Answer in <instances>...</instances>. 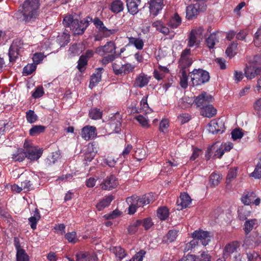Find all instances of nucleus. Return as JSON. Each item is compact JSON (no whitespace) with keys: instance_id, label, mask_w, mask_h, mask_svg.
Segmentation results:
<instances>
[{"instance_id":"1","label":"nucleus","mask_w":261,"mask_h":261,"mask_svg":"<svg viewBox=\"0 0 261 261\" xmlns=\"http://www.w3.org/2000/svg\"><path fill=\"white\" fill-rule=\"evenodd\" d=\"M40 0H25L20 6L18 11L15 14L17 18L21 14L23 20L26 22L35 21L40 14Z\"/></svg>"},{"instance_id":"2","label":"nucleus","mask_w":261,"mask_h":261,"mask_svg":"<svg viewBox=\"0 0 261 261\" xmlns=\"http://www.w3.org/2000/svg\"><path fill=\"white\" fill-rule=\"evenodd\" d=\"M190 48H185L182 51L179 61V84L180 87L185 89L188 86V76L187 75L188 68L193 63Z\"/></svg>"},{"instance_id":"3","label":"nucleus","mask_w":261,"mask_h":261,"mask_svg":"<svg viewBox=\"0 0 261 261\" xmlns=\"http://www.w3.org/2000/svg\"><path fill=\"white\" fill-rule=\"evenodd\" d=\"M155 198L152 194L149 193L144 195L142 196L139 197L133 195L128 197L126 202L129 205L128 214H134L137 211V208L143 207L154 200Z\"/></svg>"},{"instance_id":"4","label":"nucleus","mask_w":261,"mask_h":261,"mask_svg":"<svg viewBox=\"0 0 261 261\" xmlns=\"http://www.w3.org/2000/svg\"><path fill=\"white\" fill-rule=\"evenodd\" d=\"M116 46L113 41H109L103 46H100L95 49V53L98 55L103 57L101 63L106 65L110 62L114 61L116 57Z\"/></svg>"},{"instance_id":"5","label":"nucleus","mask_w":261,"mask_h":261,"mask_svg":"<svg viewBox=\"0 0 261 261\" xmlns=\"http://www.w3.org/2000/svg\"><path fill=\"white\" fill-rule=\"evenodd\" d=\"M193 86L201 85L210 80L209 73L202 69H194L189 73Z\"/></svg>"},{"instance_id":"6","label":"nucleus","mask_w":261,"mask_h":261,"mask_svg":"<svg viewBox=\"0 0 261 261\" xmlns=\"http://www.w3.org/2000/svg\"><path fill=\"white\" fill-rule=\"evenodd\" d=\"M203 29L198 27L192 29L190 32L187 39V45L189 47H197L203 38Z\"/></svg>"},{"instance_id":"7","label":"nucleus","mask_w":261,"mask_h":261,"mask_svg":"<svg viewBox=\"0 0 261 261\" xmlns=\"http://www.w3.org/2000/svg\"><path fill=\"white\" fill-rule=\"evenodd\" d=\"M23 42L20 39H17L13 41L8 54L10 62L15 61L23 51Z\"/></svg>"},{"instance_id":"8","label":"nucleus","mask_w":261,"mask_h":261,"mask_svg":"<svg viewBox=\"0 0 261 261\" xmlns=\"http://www.w3.org/2000/svg\"><path fill=\"white\" fill-rule=\"evenodd\" d=\"M224 122L220 119L211 120L207 125L208 131L213 134H222L224 132Z\"/></svg>"},{"instance_id":"9","label":"nucleus","mask_w":261,"mask_h":261,"mask_svg":"<svg viewBox=\"0 0 261 261\" xmlns=\"http://www.w3.org/2000/svg\"><path fill=\"white\" fill-rule=\"evenodd\" d=\"M192 237L195 240H197L203 246H206L211 241L212 236L210 233L207 231L199 229L195 230L192 233Z\"/></svg>"},{"instance_id":"10","label":"nucleus","mask_w":261,"mask_h":261,"mask_svg":"<svg viewBox=\"0 0 261 261\" xmlns=\"http://www.w3.org/2000/svg\"><path fill=\"white\" fill-rule=\"evenodd\" d=\"M205 9V7L193 3L187 7L186 17L188 19H192L198 15L200 11H204Z\"/></svg>"},{"instance_id":"11","label":"nucleus","mask_w":261,"mask_h":261,"mask_svg":"<svg viewBox=\"0 0 261 261\" xmlns=\"http://www.w3.org/2000/svg\"><path fill=\"white\" fill-rule=\"evenodd\" d=\"M152 26L155 28L156 30L164 35H169V38L172 39L175 35L173 31H170L168 27L165 26L161 20H156L152 23Z\"/></svg>"},{"instance_id":"12","label":"nucleus","mask_w":261,"mask_h":261,"mask_svg":"<svg viewBox=\"0 0 261 261\" xmlns=\"http://www.w3.org/2000/svg\"><path fill=\"white\" fill-rule=\"evenodd\" d=\"M213 99V97L205 92H203L201 94L197 96L194 101L198 107L201 109L206 105H208Z\"/></svg>"},{"instance_id":"13","label":"nucleus","mask_w":261,"mask_h":261,"mask_svg":"<svg viewBox=\"0 0 261 261\" xmlns=\"http://www.w3.org/2000/svg\"><path fill=\"white\" fill-rule=\"evenodd\" d=\"M81 135L85 140H89L96 136V129L94 126L86 125L81 129Z\"/></svg>"},{"instance_id":"14","label":"nucleus","mask_w":261,"mask_h":261,"mask_svg":"<svg viewBox=\"0 0 261 261\" xmlns=\"http://www.w3.org/2000/svg\"><path fill=\"white\" fill-rule=\"evenodd\" d=\"M76 261H98V257L93 252H79L76 254Z\"/></svg>"},{"instance_id":"15","label":"nucleus","mask_w":261,"mask_h":261,"mask_svg":"<svg viewBox=\"0 0 261 261\" xmlns=\"http://www.w3.org/2000/svg\"><path fill=\"white\" fill-rule=\"evenodd\" d=\"M245 75L247 79L251 80L256 75L261 74V67L255 66L252 64L247 66L245 69Z\"/></svg>"},{"instance_id":"16","label":"nucleus","mask_w":261,"mask_h":261,"mask_svg":"<svg viewBox=\"0 0 261 261\" xmlns=\"http://www.w3.org/2000/svg\"><path fill=\"white\" fill-rule=\"evenodd\" d=\"M93 22L95 27L99 30V31L102 32L103 34V37H108L111 34H113L116 32L115 30H109L107 29L103 24V23L98 18H95Z\"/></svg>"},{"instance_id":"17","label":"nucleus","mask_w":261,"mask_h":261,"mask_svg":"<svg viewBox=\"0 0 261 261\" xmlns=\"http://www.w3.org/2000/svg\"><path fill=\"white\" fill-rule=\"evenodd\" d=\"M163 7V0H150L149 11L151 14L156 16Z\"/></svg>"},{"instance_id":"18","label":"nucleus","mask_w":261,"mask_h":261,"mask_svg":"<svg viewBox=\"0 0 261 261\" xmlns=\"http://www.w3.org/2000/svg\"><path fill=\"white\" fill-rule=\"evenodd\" d=\"M118 185V181L115 176L112 175L108 177L101 184V188L105 190H110L115 188Z\"/></svg>"},{"instance_id":"19","label":"nucleus","mask_w":261,"mask_h":261,"mask_svg":"<svg viewBox=\"0 0 261 261\" xmlns=\"http://www.w3.org/2000/svg\"><path fill=\"white\" fill-rule=\"evenodd\" d=\"M26 158L31 161H36L39 159L42 154V150L36 146L32 147L25 152Z\"/></svg>"},{"instance_id":"20","label":"nucleus","mask_w":261,"mask_h":261,"mask_svg":"<svg viewBox=\"0 0 261 261\" xmlns=\"http://www.w3.org/2000/svg\"><path fill=\"white\" fill-rule=\"evenodd\" d=\"M213 152H215L214 156L217 158H221L224 153L223 147L218 146L216 144L212 145L207 148L205 155L208 156V158H210Z\"/></svg>"},{"instance_id":"21","label":"nucleus","mask_w":261,"mask_h":261,"mask_svg":"<svg viewBox=\"0 0 261 261\" xmlns=\"http://www.w3.org/2000/svg\"><path fill=\"white\" fill-rule=\"evenodd\" d=\"M97 147L95 144L89 143L86 148V150L84 153L85 160L86 162H91L95 156L97 152Z\"/></svg>"},{"instance_id":"22","label":"nucleus","mask_w":261,"mask_h":261,"mask_svg":"<svg viewBox=\"0 0 261 261\" xmlns=\"http://www.w3.org/2000/svg\"><path fill=\"white\" fill-rule=\"evenodd\" d=\"M150 79V76L143 73H141L136 77L134 83V86L140 88H143L148 84Z\"/></svg>"},{"instance_id":"23","label":"nucleus","mask_w":261,"mask_h":261,"mask_svg":"<svg viewBox=\"0 0 261 261\" xmlns=\"http://www.w3.org/2000/svg\"><path fill=\"white\" fill-rule=\"evenodd\" d=\"M240 246V243L238 241H233L227 244L223 250L224 256L228 257L231 254L237 251Z\"/></svg>"},{"instance_id":"24","label":"nucleus","mask_w":261,"mask_h":261,"mask_svg":"<svg viewBox=\"0 0 261 261\" xmlns=\"http://www.w3.org/2000/svg\"><path fill=\"white\" fill-rule=\"evenodd\" d=\"M147 97L148 96H145L141 99L140 103V108L139 111H138L136 108H133L132 111L137 113L144 112L146 114L151 113L152 110L148 106L147 103Z\"/></svg>"},{"instance_id":"25","label":"nucleus","mask_w":261,"mask_h":261,"mask_svg":"<svg viewBox=\"0 0 261 261\" xmlns=\"http://www.w3.org/2000/svg\"><path fill=\"white\" fill-rule=\"evenodd\" d=\"M181 24V18L176 13L171 15L167 22V25L172 29L177 28Z\"/></svg>"},{"instance_id":"26","label":"nucleus","mask_w":261,"mask_h":261,"mask_svg":"<svg viewBox=\"0 0 261 261\" xmlns=\"http://www.w3.org/2000/svg\"><path fill=\"white\" fill-rule=\"evenodd\" d=\"M103 70V68H97L96 69L95 72L92 74L89 84V87L91 89H92L101 81Z\"/></svg>"},{"instance_id":"27","label":"nucleus","mask_w":261,"mask_h":261,"mask_svg":"<svg viewBox=\"0 0 261 261\" xmlns=\"http://www.w3.org/2000/svg\"><path fill=\"white\" fill-rule=\"evenodd\" d=\"M141 0H126V6L128 11L132 15L137 14L139 11L138 6Z\"/></svg>"},{"instance_id":"28","label":"nucleus","mask_w":261,"mask_h":261,"mask_svg":"<svg viewBox=\"0 0 261 261\" xmlns=\"http://www.w3.org/2000/svg\"><path fill=\"white\" fill-rule=\"evenodd\" d=\"M88 27L87 22H83L82 20L79 21L76 19V22L74 23L72 31L74 34L81 35L84 33L86 28Z\"/></svg>"},{"instance_id":"29","label":"nucleus","mask_w":261,"mask_h":261,"mask_svg":"<svg viewBox=\"0 0 261 261\" xmlns=\"http://www.w3.org/2000/svg\"><path fill=\"white\" fill-rule=\"evenodd\" d=\"M109 250L115 255L117 259L121 260L126 256L125 250L120 246H111Z\"/></svg>"},{"instance_id":"30","label":"nucleus","mask_w":261,"mask_h":261,"mask_svg":"<svg viewBox=\"0 0 261 261\" xmlns=\"http://www.w3.org/2000/svg\"><path fill=\"white\" fill-rule=\"evenodd\" d=\"M217 113V110L212 105L208 104L201 109V115L208 118H211Z\"/></svg>"},{"instance_id":"31","label":"nucleus","mask_w":261,"mask_h":261,"mask_svg":"<svg viewBox=\"0 0 261 261\" xmlns=\"http://www.w3.org/2000/svg\"><path fill=\"white\" fill-rule=\"evenodd\" d=\"M191 202L190 197L187 193H181L179 199L177 200V203L180 206V209L187 207Z\"/></svg>"},{"instance_id":"32","label":"nucleus","mask_w":261,"mask_h":261,"mask_svg":"<svg viewBox=\"0 0 261 261\" xmlns=\"http://www.w3.org/2000/svg\"><path fill=\"white\" fill-rule=\"evenodd\" d=\"M124 5L120 0H114L111 4L110 9L114 13H118L123 10Z\"/></svg>"},{"instance_id":"33","label":"nucleus","mask_w":261,"mask_h":261,"mask_svg":"<svg viewBox=\"0 0 261 261\" xmlns=\"http://www.w3.org/2000/svg\"><path fill=\"white\" fill-rule=\"evenodd\" d=\"M40 218L41 216L39 210L37 208H35L33 215L29 218V222L31 228L33 229L36 228L37 222L40 219Z\"/></svg>"},{"instance_id":"34","label":"nucleus","mask_w":261,"mask_h":261,"mask_svg":"<svg viewBox=\"0 0 261 261\" xmlns=\"http://www.w3.org/2000/svg\"><path fill=\"white\" fill-rule=\"evenodd\" d=\"M114 197L112 195H109L102 199L96 205L98 211H100L104 209L105 207L108 206L112 201L114 199Z\"/></svg>"},{"instance_id":"35","label":"nucleus","mask_w":261,"mask_h":261,"mask_svg":"<svg viewBox=\"0 0 261 261\" xmlns=\"http://www.w3.org/2000/svg\"><path fill=\"white\" fill-rule=\"evenodd\" d=\"M244 225L245 233L248 234L254 227L257 226V220L256 219L247 220Z\"/></svg>"},{"instance_id":"36","label":"nucleus","mask_w":261,"mask_h":261,"mask_svg":"<svg viewBox=\"0 0 261 261\" xmlns=\"http://www.w3.org/2000/svg\"><path fill=\"white\" fill-rule=\"evenodd\" d=\"M128 45H134L137 49L141 50L144 46V42L140 38L128 37Z\"/></svg>"},{"instance_id":"37","label":"nucleus","mask_w":261,"mask_h":261,"mask_svg":"<svg viewBox=\"0 0 261 261\" xmlns=\"http://www.w3.org/2000/svg\"><path fill=\"white\" fill-rule=\"evenodd\" d=\"M194 102L192 98L184 96L179 100L178 105L181 108L185 109L190 108Z\"/></svg>"},{"instance_id":"38","label":"nucleus","mask_w":261,"mask_h":261,"mask_svg":"<svg viewBox=\"0 0 261 261\" xmlns=\"http://www.w3.org/2000/svg\"><path fill=\"white\" fill-rule=\"evenodd\" d=\"M26 158V153L24 149L18 148L15 153L12 154V158L15 162H22Z\"/></svg>"},{"instance_id":"39","label":"nucleus","mask_w":261,"mask_h":261,"mask_svg":"<svg viewBox=\"0 0 261 261\" xmlns=\"http://www.w3.org/2000/svg\"><path fill=\"white\" fill-rule=\"evenodd\" d=\"M256 197V195L253 192H248L244 195L241 198V201L245 205H248L252 203L253 200Z\"/></svg>"},{"instance_id":"40","label":"nucleus","mask_w":261,"mask_h":261,"mask_svg":"<svg viewBox=\"0 0 261 261\" xmlns=\"http://www.w3.org/2000/svg\"><path fill=\"white\" fill-rule=\"evenodd\" d=\"M135 68V65L127 63L121 65L119 72V75H124L132 72Z\"/></svg>"},{"instance_id":"41","label":"nucleus","mask_w":261,"mask_h":261,"mask_svg":"<svg viewBox=\"0 0 261 261\" xmlns=\"http://www.w3.org/2000/svg\"><path fill=\"white\" fill-rule=\"evenodd\" d=\"M76 19H74L73 16L70 15H67L65 16L63 20V24L65 27H69L71 30H72L76 22Z\"/></svg>"},{"instance_id":"42","label":"nucleus","mask_w":261,"mask_h":261,"mask_svg":"<svg viewBox=\"0 0 261 261\" xmlns=\"http://www.w3.org/2000/svg\"><path fill=\"white\" fill-rule=\"evenodd\" d=\"M238 217L241 220H245L250 216V211L247 210L245 207H240L238 210Z\"/></svg>"},{"instance_id":"43","label":"nucleus","mask_w":261,"mask_h":261,"mask_svg":"<svg viewBox=\"0 0 261 261\" xmlns=\"http://www.w3.org/2000/svg\"><path fill=\"white\" fill-rule=\"evenodd\" d=\"M136 120L144 128H148L150 127L149 119L142 115H139L135 117Z\"/></svg>"},{"instance_id":"44","label":"nucleus","mask_w":261,"mask_h":261,"mask_svg":"<svg viewBox=\"0 0 261 261\" xmlns=\"http://www.w3.org/2000/svg\"><path fill=\"white\" fill-rule=\"evenodd\" d=\"M110 127L113 129V132L115 133H118L120 131L121 122L120 119H112L109 124Z\"/></svg>"},{"instance_id":"45","label":"nucleus","mask_w":261,"mask_h":261,"mask_svg":"<svg viewBox=\"0 0 261 261\" xmlns=\"http://www.w3.org/2000/svg\"><path fill=\"white\" fill-rule=\"evenodd\" d=\"M102 115V111L97 108H92L89 111V117L92 119H99L101 118Z\"/></svg>"},{"instance_id":"46","label":"nucleus","mask_w":261,"mask_h":261,"mask_svg":"<svg viewBox=\"0 0 261 261\" xmlns=\"http://www.w3.org/2000/svg\"><path fill=\"white\" fill-rule=\"evenodd\" d=\"M45 130V127L43 125H34L29 130L30 135L32 136L38 135L43 133Z\"/></svg>"},{"instance_id":"47","label":"nucleus","mask_w":261,"mask_h":261,"mask_svg":"<svg viewBox=\"0 0 261 261\" xmlns=\"http://www.w3.org/2000/svg\"><path fill=\"white\" fill-rule=\"evenodd\" d=\"M157 216L161 220H166L169 216L168 208L166 207L159 208L157 211Z\"/></svg>"},{"instance_id":"48","label":"nucleus","mask_w":261,"mask_h":261,"mask_svg":"<svg viewBox=\"0 0 261 261\" xmlns=\"http://www.w3.org/2000/svg\"><path fill=\"white\" fill-rule=\"evenodd\" d=\"M65 238L67 240L68 243L71 244H75L79 241V239L77 237L76 232L74 231L66 233L65 234Z\"/></svg>"},{"instance_id":"49","label":"nucleus","mask_w":261,"mask_h":261,"mask_svg":"<svg viewBox=\"0 0 261 261\" xmlns=\"http://www.w3.org/2000/svg\"><path fill=\"white\" fill-rule=\"evenodd\" d=\"M238 43L236 42H232L226 49V54L230 58H232L236 54V49L237 48Z\"/></svg>"},{"instance_id":"50","label":"nucleus","mask_w":261,"mask_h":261,"mask_svg":"<svg viewBox=\"0 0 261 261\" xmlns=\"http://www.w3.org/2000/svg\"><path fill=\"white\" fill-rule=\"evenodd\" d=\"M16 261H30L29 256L24 250L16 252Z\"/></svg>"},{"instance_id":"51","label":"nucleus","mask_w":261,"mask_h":261,"mask_svg":"<svg viewBox=\"0 0 261 261\" xmlns=\"http://www.w3.org/2000/svg\"><path fill=\"white\" fill-rule=\"evenodd\" d=\"M221 179V176L217 173H213L210 177V184L215 187L217 186Z\"/></svg>"},{"instance_id":"52","label":"nucleus","mask_w":261,"mask_h":261,"mask_svg":"<svg viewBox=\"0 0 261 261\" xmlns=\"http://www.w3.org/2000/svg\"><path fill=\"white\" fill-rule=\"evenodd\" d=\"M217 41L218 39L216 38V35L214 33L211 34L206 39V45L210 48H213Z\"/></svg>"},{"instance_id":"53","label":"nucleus","mask_w":261,"mask_h":261,"mask_svg":"<svg viewBox=\"0 0 261 261\" xmlns=\"http://www.w3.org/2000/svg\"><path fill=\"white\" fill-rule=\"evenodd\" d=\"M141 221L138 220L132 223L128 227V231L130 234H134L137 232L138 227L141 224Z\"/></svg>"},{"instance_id":"54","label":"nucleus","mask_w":261,"mask_h":261,"mask_svg":"<svg viewBox=\"0 0 261 261\" xmlns=\"http://www.w3.org/2000/svg\"><path fill=\"white\" fill-rule=\"evenodd\" d=\"M36 69V65L33 64H28L23 69V73L25 75L32 74Z\"/></svg>"},{"instance_id":"55","label":"nucleus","mask_w":261,"mask_h":261,"mask_svg":"<svg viewBox=\"0 0 261 261\" xmlns=\"http://www.w3.org/2000/svg\"><path fill=\"white\" fill-rule=\"evenodd\" d=\"M256 246L254 240L251 238H246L243 245V247L245 249H252L254 247Z\"/></svg>"},{"instance_id":"56","label":"nucleus","mask_w":261,"mask_h":261,"mask_svg":"<svg viewBox=\"0 0 261 261\" xmlns=\"http://www.w3.org/2000/svg\"><path fill=\"white\" fill-rule=\"evenodd\" d=\"M248 261H261V256L255 251L246 253Z\"/></svg>"},{"instance_id":"57","label":"nucleus","mask_w":261,"mask_h":261,"mask_svg":"<svg viewBox=\"0 0 261 261\" xmlns=\"http://www.w3.org/2000/svg\"><path fill=\"white\" fill-rule=\"evenodd\" d=\"M26 118L29 123H33L37 120V116L34 111L30 110L26 112Z\"/></svg>"},{"instance_id":"58","label":"nucleus","mask_w":261,"mask_h":261,"mask_svg":"<svg viewBox=\"0 0 261 261\" xmlns=\"http://www.w3.org/2000/svg\"><path fill=\"white\" fill-rule=\"evenodd\" d=\"M253 41L256 46L259 47L261 46V25L255 33Z\"/></svg>"},{"instance_id":"59","label":"nucleus","mask_w":261,"mask_h":261,"mask_svg":"<svg viewBox=\"0 0 261 261\" xmlns=\"http://www.w3.org/2000/svg\"><path fill=\"white\" fill-rule=\"evenodd\" d=\"M178 231L176 230H170L168 231L166 235L167 242H174L177 236Z\"/></svg>"},{"instance_id":"60","label":"nucleus","mask_w":261,"mask_h":261,"mask_svg":"<svg viewBox=\"0 0 261 261\" xmlns=\"http://www.w3.org/2000/svg\"><path fill=\"white\" fill-rule=\"evenodd\" d=\"M251 176L255 178H261V163L259 162L256 165L254 171L251 173Z\"/></svg>"},{"instance_id":"61","label":"nucleus","mask_w":261,"mask_h":261,"mask_svg":"<svg viewBox=\"0 0 261 261\" xmlns=\"http://www.w3.org/2000/svg\"><path fill=\"white\" fill-rule=\"evenodd\" d=\"M121 214V212L118 210H115L109 214H106L103 217L107 220H111L118 217Z\"/></svg>"},{"instance_id":"62","label":"nucleus","mask_w":261,"mask_h":261,"mask_svg":"<svg viewBox=\"0 0 261 261\" xmlns=\"http://www.w3.org/2000/svg\"><path fill=\"white\" fill-rule=\"evenodd\" d=\"M44 57L45 56L42 53H37L34 54L32 59L34 63L36 65V64L40 63Z\"/></svg>"},{"instance_id":"63","label":"nucleus","mask_w":261,"mask_h":261,"mask_svg":"<svg viewBox=\"0 0 261 261\" xmlns=\"http://www.w3.org/2000/svg\"><path fill=\"white\" fill-rule=\"evenodd\" d=\"M231 134V137L233 140L241 139L243 136V132L239 128L233 130Z\"/></svg>"},{"instance_id":"64","label":"nucleus","mask_w":261,"mask_h":261,"mask_svg":"<svg viewBox=\"0 0 261 261\" xmlns=\"http://www.w3.org/2000/svg\"><path fill=\"white\" fill-rule=\"evenodd\" d=\"M249 64L259 67L261 66V54L254 56L250 61Z\"/></svg>"}]
</instances>
